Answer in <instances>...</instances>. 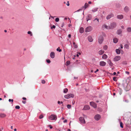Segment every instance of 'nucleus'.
I'll use <instances>...</instances> for the list:
<instances>
[{
    "instance_id": "f257e3e1",
    "label": "nucleus",
    "mask_w": 131,
    "mask_h": 131,
    "mask_svg": "<svg viewBox=\"0 0 131 131\" xmlns=\"http://www.w3.org/2000/svg\"><path fill=\"white\" fill-rule=\"evenodd\" d=\"M49 118L52 120L56 121L57 119V118L56 115L54 114H52L49 116Z\"/></svg>"
},
{
    "instance_id": "f03ea898",
    "label": "nucleus",
    "mask_w": 131,
    "mask_h": 131,
    "mask_svg": "<svg viewBox=\"0 0 131 131\" xmlns=\"http://www.w3.org/2000/svg\"><path fill=\"white\" fill-rule=\"evenodd\" d=\"M64 97L66 99H69L70 98H73L74 97V95L72 94H69L64 96Z\"/></svg>"
},
{
    "instance_id": "7ed1b4c3",
    "label": "nucleus",
    "mask_w": 131,
    "mask_h": 131,
    "mask_svg": "<svg viewBox=\"0 0 131 131\" xmlns=\"http://www.w3.org/2000/svg\"><path fill=\"white\" fill-rule=\"evenodd\" d=\"M104 40V38L102 36H100L98 37V42L99 43L101 44Z\"/></svg>"
},
{
    "instance_id": "20e7f679",
    "label": "nucleus",
    "mask_w": 131,
    "mask_h": 131,
    "mask_svg": "<svg viewBox=\"0 0 131 131\" xmlns=\"http://www.w3.org/2000/svg\"><path fill=\"white\" fill-rule=\"evenodd\" d=\"M79 120L81 123L84 124L85 123V122L83 117H81L79 118Z\"/></svg>"
},
{
    "instance_id": "39448f33",
    "label": "nucleus",
    "mask_w": 131,
    "mask_h": 131,
    "mask_svg": "<svg viewBox=\"0 0 131 131\" xmlns=\"http://www.w3.org/2000/svg\"><path fill=\"white\" fill-rule=\"evenodd\" d=\"M92 27L91 26L87 27L86 28L85 31L86 32H90L92 30Z\"/></svg>"
},
{
    "instance_id": "423d86ee",
    "label": "nucleus",
    "mask_w": 131,
    "mask_h": 131,
    "mask_svg": "<svg viewBox=\"0 0 131 131\" xmlns=\"http://www.w3.org/2000/svg\"><path fill=\"white\" fill-rule=\"evenodd\" d=\"M90 105L91 106L93 107L94 108H96L97 107L96 104L93 102H90Z\"/></svg>"
},
{
    "instance_id": "0eeeda50",
    "label": "nucleus",
    "mask_w": 131,
    "mask_h": 131,
    "mask_svg": "<svg viewBox=\"0 0 131 131\" xmlns=\"http://www.w3.org/2000/svg\"><path fill=\"white\" fill-rule=\"evenodd\" d=\"M101 116L99 114H97L95 115L94 116V118L95 120L98 121L100 119Z\"/></svg>"
},
{
    "instance_id": "6e6552de",
    "label": "nucleus",
    "mask_w": 131,
    "mask_h": 131,
    "mask_svg": "<svg viewBox=\"0 0 131 131\" xmlns=\"http://www.w3.org/2000/svg\"><path fill=\"white\" fill-rule=\"evenodd\" d=\"M121 57L120 56H115L114 59V61H117L120 60Z\"/></svg>"
},
{
    "instance_id": "1a4fd4ad",
    "label": "nucleus",
    "mask_w": 131,
    "mask_h": 131,
    "mask_svg": "<svg viewBox=\"0 0 131 131\" xmlns=\"http://www.w3.org/2000/svg\"><path fill=\"white\" fill-rule=\"evenodd\" d=\"M92 18V15L91 14L88 15L86 18V21H88V20H90Z\"/></svg>"
},
{
    "instance_id": "9d476101",
    "label": "nucleus",
    "mask_w": 131,
    "mask_h": 131,
    "mask_svg": "<svg viewBox=\"0 0 131 131\" xmlns=\"http://www.w3.org/2000/svg\"><path fill=\"white\" fill-rule=\"evenodd\" d=\"M106 63L103 61H100V66L103 67L105 66L106 64Z\"/></svg>"
},
{
    "instance_id": "9b49d317",
    "label": "nucleus",
    "mask_w": 131,
    "mask_h": 131,
    "mask_svg": "<svg viewBox=\"0 0 131 131\" xmlns=\"http://www.w3.org/2000/svg\"><path fill=\"white\" fill-rule=\"evenodd\" d=\"M116 26V24L115 23H112L110 26V27H111V28H113L115 27Z\"/></svg>"
},
{
    "instance_id": "f8f14e48",
    "label": "nucleus",
    "mask_w": 131,
    "mask_h": 131,
    "mask_svg": "<svg viewBox=\"0 0 131 131\" xmlns=\"http://www.w3.org/2000/svg\"><path fill=\"white\" fill-rule=\"evenodd\" d=\"M90 108V106L89 105H85L84 106L83 108V110H86L89 109Z\"/></svg>"
},
{
    "instance_id": "ddd939ff",
    "label": "nucleus",
    "mask_w": 131,
    "mask_h": 131,
    "mask_svg": "<svg viewBox=\"0 0 131 131\" xmlns=\"http://www.w3.org/2000/svg\"><path fill=\"white\" fill-rule=\"evenodd\" d=\"M123 30L121 29H119L117 30L116 31V34L118 35H120L122 34Z\"/></svg>"
},
{
    "instance_id": "4468645a",
    "label": "nucleus",
    "mask_w": 131,
    "mask_h": 131,
    "mask_svg": "<svg viewBox=\"0 0 131 131\" xmlns=\"http://www.w3.org/2000/svg\"><path fill=\"white\" fill-rule=\"evenodd\" d=\"M114 15L112 14L108 15L106 17V19H110L111 17H114Z\"/></svg>"
},
{
    "instance_id": "2eb2a0df",
    "label": "nucleus",
    "mask_w": 131,
    "mask_h": 131,
    "mask_svg": "<svg viewBox=\"0 0 131 131\" xmlns=\"http://www.w3.org/2000/svg\"><path fill=\"white\" fill-rule=\"evenodd\" d=\"M123 16L122 15H118L117 16V18L120 19H121L123 18Z\"/></svg>"
},
{
    "instance_id": "dca6fc26",
    "label": "nucleus",
    "mask_w": 131,
    "mask_h": 131,
    "mask_svg": "<svg viewBox=\"0 0 131 131\" xmlns=\"http://www.w3.org/2000/svg\"><path fill=\"white\" fill-rule=\"evenodd\" d=\"M50 56L52 58H54L55 57V53L53 52H52L50 53Z\"/></svg>"
},
{
    "instance_id": "f3484780",
    "label": "nucleus",
    "mask_w": 131,
    "mask_h": 131,
    "mask_svg": "<svg viewBox=\"0 0 131 131\" xmlns=\"http://www.w3.org/2000/svg\"><path fill=\"white\" fill-rule=\"evenodd\" d=\"M102 28L105 27L107 29H111V27L110 26H107L105 24H104L102 26Z\"/></svg>"
},
{
    "instance_id": "a211bd4d",
    "label": "nucleus",
    "mask_w": 131,
    "mask_h": 131,
    "mask_svg": "<svg viewBox=\"0 0 131 131\" xmlns=\"http://www.w3.org/2000/svg\"><path fill=\"white\" fill-rule=\"evenodd\" d=\"M104 50H101L99 51L98 53L99 55H102L104 53Z\"/></svg>"
},
{
    "instance_id": "6ab92c4d",
    "label": "nucleus",
    "mask_w": 131,
    "mask_h": 131,
    "mask_svg": "<svg viewBox=\"0 0 131 131\" xmlns=\"http://www.w3.org/2000/svg\"><path fill=\"white\" fill-rule=\"evenodd\" d=\"M89 41L90 42H92L93 41L92 38L91 36H89L88 37Z\"/></svg>"
},
{
    "instance_id": "aec40b11",
    "label": "nucleus",
    "mask_w": 131,
    "mask_h": 131,
    "mask_svg": "<svg viewBox=\"0 0 131 131\" xmlns=\"http://www.w3.org/2000/svg\"><path fill=\"white\" fill-rule=\"evenodd\" d=\"M6 115L4 113H1L0 114V117L1 118H3L5 117Z\"/></svg>"
},
{
    "instance_id": "412c9836",
    "label": "nucleus",
    "mask_w": 131,
    "mask_h": 131,
    "mask_svg": "<svg viewBox=\"0 0 131 131\" xmlns=\"http://www.w3.org/2000/svg\"><path fill=\"white\" fill-rule=\"evenodd\" d=\"M84 31V29L83 27H81L79 29L80 32L81 33H83Z\"/></svg>"
},
{
    "instance_id": "4be33fe9",
    "label": "nucleus",
    "mask_w": 131,
    "mask_h": 131,
    "mask_svg": "<svg viewBox=\"0 0 131 131\" xmlns=\"http://www.w3.org/2000/svg\"><path fill=\"white\" fill-rule=\"evenodd\" d=\"M89 6V5H88V3H86L84 5V6H83L82 7V8H84V9H85L86 8Z\"/></svg>"
},
{
    "instance_id": "5701e85b",
    "label": "nucleus",
    "mask_w": 131,
    "mask_h": 131,
    "mask_svg": "<svg viewBox=\"0 0 131 131\" xmlns=\"http://www.w3.org/2000/svg\"><path fill=\"white\" fill-rule=\"evenodd\" d=\"M108 64L110 65V66L111 67L113 66V63L110 60H109L108 61Z\"/></svg>"
},
{
    "instance_id": "b1692460",
    "label": "nucleus",
    "mask_w": 131,
    "mask_h": 131,
    "mask_svg": "<svg viewBox=\"0 0 131 131\" xmlns=\"http://www.w3.org/2000/svg\"><path fill=\"white\" fill-rule=\"evenodd\" d=\"M124 10L125 12H127L129 10V8L127 6H126L124 8Z\"/></svg>"
},
{
    "instance_id": "393cba45",
    "label": "nucleus",
    "mask_w": 131,
    "mask_h": 131,
    "mask_svg": "<svg viewBox=\"0 0 131 131\" xmlns=\"http://www.w3.org/2000/svg\"><path fill=\"white\" fill-rule=\"evenodd\" d=\"M113 42L114 43H116L118 42V40L117 38H115L113 39Z\"/></svg>"
},
{
    "instance_id": "a878e982",
    "label": "nucleus",
    "mask_w": 131,
    "mask_h": 131,
    "mask_svg": "<svg viewBox=\"0 0 131 131\" xmlns=\"http://www.w3.org/2000/svg\"><path fill=\"white\" fill-rule=\"evenodd\" d=\"M108 58L106 54H104L103 56L102 57V58L104 59H106Z\"/></svg>"
},
{
    "instance_id": "bb28decb",
    "label": "nucleus",
    "mask_w": 131,
    "mask_h": 131,
    "mask_svg": "<svg viewBox=\"0 0 131 131\" xmlns=\"http://www.w3.org/2000/svg\"><path fill=\"white\" fill-rule=\"evenodd\" d=\"M98 9V8H93L92 10V12H94L97 11Z\"/></svg>"
},
{
    "instance_id": "cd10ccee",
    "label": "nucleus",
    "mask_w": 131,
    "mask_h": 131,
    "mask_svg": "<svg viewBox=\"0 0 131 131\" xmlns=\"http://www.w3.org/2000/svg\"><path fill=\"white\" fill-rule=\"evenodd\" d=\"M119 121L120 122V127L122 128H123V124L122 123V122H121V120L119 119Z\"/></svg>"
},
{
    "instance_id": "c85d7f7f",
    "label": "nucleus",
    "mask_w": 131,
    "mask_h": 131,
    "mask_svg": "<svg viewBox=\"0 0 131 131\" xmlns=\"http://www.w3.org/2000/svg\"><path fill=\"white\" fill-rule=\"evenodd\" d=\"M116 52L117 54H119L120 53V50L119 49H116Z\"/></svg>"
},
{
    "instance_id": "c756f323",
    "label": "nucleus",
    "mask_w": 131,
    "mask_h": 131,
    "mask_svg": "<svg viewBox=\"0 0 131 131\" xmlns=\"http://www.w3.org/2000/svg\"><path fill=\"white\" fill-rule=\"evenodd\" d=\"M124 47L127 49L129 48V45L127 44H125L124 45Z\"/></svg>"
},
{
    "instance_id": "7c9ffc66",
    "label": "nucleus",
    "mask_w": 131,
    "mask_h": 131,
    "mask_svg": "<svg viewBox=\"0 0 131 131\" xmlns=\"http://www.w3.org/2000/svg\"><path fill=\"white\" fill-rule=\"evenodd\" d=\"M107 48V46L106 45L104 46L103 47V49L105 50H106Z\"/></svg>"
},
{
    "instance_id": "2f4dec72",
    "label": "nucleus",
    "mask_w": 131,
    "mask_h": 131,
    "mask_svg": "<svg viewBox=\"0 0 131 131\" xmlns=\"http://www.w3.org/2000/svg\"><path fill=\"white\" fill-rule=\"evenodd\" d=\"M127 31L129 32H131V28L130 27H128L127 28Z\"/></svg>"
},
{
    "instance_id": "473e14b6",
    "label": "nucleus",
    "mask_w": 131,
    "mask_h": 131,
    "mask_svg": "<svg viewBox=\"0 0 131 131\" xmlns=\"http://www.w3.org/2000/svg\"><path fill=\"white\" fill-rule=\"evenodd\" d=\"M68 91V89L67 88H65L64 89L63 92L64 93H66Z\"/></svg>"
},
{
    "instance_id": "72a5a7b5",
    "label": "nucleus",
    "mask_w": 131,
    "mask_h": 131,
    "mask_svg": "<svg viewBox=\"0 0 131 131\" xmlns=\"http://www.w3.org/2000/svg\"><path fill=\"white\" fill-rule=\"evenodd\" d=\"M67 107L68 109H70L71 108V105L70 104H68L67 105Z\"/></svg>"
},
{
    "instance_id": "f704fd0d",
    "label": "nucleus",
    "mask_w": 131,
    "mask_h": 131,
    "mask_svg": "<svg viewBox=\"0 0 131 131\" xmlns=\"http://www.w3.org/2000/svg\"><path fill=\"white\" fill-rule=\"evenodd\" d=\"M60 47H59L57 49V51H58L59 52H61L62 51V50L61 49H60Z\"/></svg>"
},
{
    "instance_id": "c9c22d12",
    "label": "nucleus",
    "mask_w": 131,
    "mask_h": 131,
    "mask_svg": "<svg viewBox=\"0 0 131 131\" xmlns=\"http://www.w3.org/2000/svg\"><path fill=\"white\" fill-rule=\"evenodd\" d=\"M73 45L74 46V47L75 48H77L78 46L77 45H76L74 42H73Z\"/></svg>"
},
{
    "instance_id": "e433bc0d",
    "label": "nucleus",
    "mask_w": 131,
    "mask_h": 131,
    "mask_svg": "<svg viewBox=\"0 0 131 131\" xmlns=\"http://www.w3.org/2000/svg\"><path fill=\"white\" fill-rule=\"evenodd\" d=\"M59 18H56L55 19V21L56 22H58L59 21Z\"/></svg>"
},
{
    "instance_id": "4c0bfd02",
    "label": "nucleus",
    "mask_w": 131,
    "mask_h": 131,
    "mask_svg": "<svg viewBox=\"0 0 131 131\" xmlns=\"http://www.w3.org/2000/svg\"><path fill=\"white\" fill-rule=\"evenodd\" d=\"M28 34H30V36H32V32L30 31H28Z\"/></svg>"
},
{
    "instance_id": "58836bf2",
    "label": "nucleus",
    "mask_w": 131,
    "mask_h": 131,
    "mask_svg": "<svg viewBox=\"0 0 131 131\" xmlns=\"http://www.w3.org/2000/svg\"><path fill=\"white\" fill-rule=\"evenodd\" d=\"M15 108L16 109H19L20 108V107L18 105H17L15 106Z\"/></svg>"
},
{
    "instance_id": "ea45409f",
    "label": "nucleus",
    "mask_w": 131,
    "mask_h": 131,
    "mask_svg": "<svg viewBox=\"0 0 131 131\" xmlns=\"http://www.w3.org/2000/svg\"><path fill=\"white\" fill-rule=\"evenodd\" d=\"M70 63V62L69 61H68L66 62V64L67 66L69 65Z\"/></svg>"
},
{
    "instance_id": "a19ab883",
    "label": "nucleus",
    "mask_w": 131,
    "mask_h": 131,
    "mask_svg": "<svg viewBox=\"0 0 131 131\" xmlns=\"http://www.w3.org/2000/svg\"><path fill=\"white\" fill-rule=\"evenodd\" d=\"M43 117V116L42 115H40L39 117L40 119H41Z\"/></svg>"
},
{
    "instance_id": "79ce46f5",
    "label": "nucleus",
    "mask_w": 131,
    "mask_h": 131,
    "mask_svg": "<svg viewBox=\"0 0 131 131\" xmlns=\"http://www.w3.org/2000/svg\"><path fill=\"white\" fill-rule=\"evenodd\" d=\"M116 78L115 77H114L113 78V80L115 81H117V80L116 79Z\"/></svg>"
},
{
    "instance_id": "37998d69",
    "label": "nucleus",
    "mask_w": 131,
    "mask_h": 131,
    "mask_svg": "<svg viewBox=\"0 0 131 131\" xmlns=\"http://www.w3.org/2000/svg\"><path fill=\"white\" fill-rule=\"evenodd\" d=\"M80 55L81 54V53L80 52H78L77 53V57H78L79 56V55Z\"/></svg>"
},
{
    "instance_id": "c03bdc74",
    "label": "nucleus",
    "mask_w": 131,
    "mask_h": 131,
    "mask_svg": "<svg viewBox=\"0 0 131 131\" xmlns=\"http://www.w3.org/2000/svg\"><path fill=\"white\" fill-rule=\"evenodd\" d=\"M58 103L59 104H63V102H60V101H58Z\"/></svg>"
},
{
    "instance_id": "a18cd8bd",
    "label": "nucleus",
    "mask_w": 131,
    "mask_h": 131,
    "mask_svg": "<svg viewBox=\"0 0 131 131\" xmlns=\"http://www.w3.org/2000/svg\"><path fill=\"white\" fill-rule=\"evenodd\" d=\"M96 20L97 21V23H98L99 22V19L97 18H96L94 20V21H95Z\"/></svg>"
},
{
    "instance_id": "49530a36",
    "label": "nucleus",
    "mask_w": 131,
    "mask_h": 131,
    "mask_svg": "<svg viewBox=\"0 0 131 131\" xmlns=\"http://www.w3.org/2000/svg\"><path fill=\"white\" fill-rule=\"evenodd\" d=\"M8 101L9 102H10L11 101H12V102L13 101V99H9Z\"/></svg>"
},
{
    "instance_id": "de8ad7c7",
    "label": "nucleus",
    "mask_w": 131,
    "mask_h": 131,
    "mask_svg": "<svg viewBox=\"0 0 131 131\" xmlns=\"http://www.w3.org/2000/svg\"><path fill=\"white\" fill-rule=\"evenodd\" d=\"M46 61L48 63H50V61L49 60H47Z\"/></svg>"
},
{
    "instance_id": "09e8293b",
    "label": "nucleus",
    "mask_w": 131,
    "mask_h": 131,
    "mask_svg": "<svg viewBox=\"0 0 131 131\" xmlns=\"http://www.w3.org/2000/svg\"><path fill=\"white\" fill-rule=\"evenodd\" d=\"M41 82L42 84H44L45 83V81L44 80H42Z\"/></svg>"
},
{
    "instance_id": "8fccbe9b",
    "label": "nucleus",
    "mask_w": 131,
    "mask_h": 131,
    "mask_svg": "<svg viewBox=\"0 0 131 131\" xmlns=\"http://www.w3.org/2000/svg\"><path fill=\"white\" fill-rule=\"evenodd\" d=\"M56 27V26L55 25H53L51 27V28L52 29V28H55Z\"/></svg>"
},
{
    "instance_id": "3c124183",
    "label": "nucleus",
    "mask_w": 131,
    "mask_h": 131,
    "mask_svg": "<svg viewBox=\"0 0 131 131\" xmlns=\"http://www.w3.org/2000/svg\"><path fill=\"white\" fill-rule=\"evenodd\" d=\"M66 5H67V6H69L70 4L69 3V1H68L67 2V3L66 4Z\"/></svg>"
},
{
    "instance_id": "603ef678",
    "label": "nucleus",
    "mask_w": 131,
    "mask_h": 131,
    "mask_svg": "<svg viewBox=\"0 0 131 131\" xmlns=\"http://www.w3.org/2000/svg\"><path fill=\"white\" fill-rule=\"evenodd\" d=\"M125 73L127 74H129V72L128 71H126Z\"/></svg>"
},
{
    "instance_id": "864d4df0",
    "label": "nucleus",
    "mask_w": 131,
    "mask_h": 131,
    "mask_svg": "<svg viewBox=\"0 0 131 131\" xmlns=\"http://www.w3.org/2000/svg\"><path fill=\"white\" fill-rule=\"evenodd\" d=\"M64 23H62L61 24V27H63V26H64Z\"/></svg>"
},
{
    "instance_id": "5fc2aeb1",
    "label": "nucleus",
    "mask_w": 131,
    "mask_h": 131,
    "mask_svg": "<svg viewBox=\"0 0 131 131\" xmlns=\"http://www.w3.org/2000/svg\"><path fill=\"white\" fill-rule=\"evenodd\" d=\"M49 126L50 128V129H51L53 128L52 127V126L51 125H49Z\"/></svg>"
},
{
    "instance_id": "6e6d98bb",
    "label": "nucleus",
    "mask_w": 131,
    "mask_h": 131,
    "mask_svg": "<svg viewBox=\"0 0 131 131\" xmlns=\"http://www.w3.org/2000/svg\"><path fill=\"white\" fill-rule=\"evenodd\" d=\"M98 71H99L98 69H97L95 71H94V72L95 73H96Z\"/></svg>"
},
{
    "instance_id": "4d7b16f0",
    "label": "nucleus",
    "mask_w": 131,
    "mask_h": 131,
    "mask_svg": "<svg viewBox=\"0 0 131 131\" xmlns=\"http://www.w3.org/2000/svg\"><path fill=\"white\" fill-rule=\"evenodd\" d=\"M67 122V119H65L63 121V122L64 123H66Z\"/></svg>"
},
{
    "instance_id": "13d9d810",
    "label": "nucleus",
    "mask_w": 131,
    "mask_h": 131,
    "mask_svg": "<svg viewBox=\"0 0 131 131\" xmlns=\"http://www.w3.org/2000/svg\"><path fill=\"white\" fill-rule=\"evenodd\" d=\"M71 35L70 34H69L68 35V37L69 38H70L71 37Z\"/></svg>"
},
{
    "instance_id": "bf43d9fd",
    "label": "nucleus",
    "mask_w": 131,
    "mask_h": 131,
    "mask_svg": "<svg viewBox=\"0 0 131 131\" xmlns=\"http://www.w3.org/2000/svg\"><path fill=\"white\" fill-rule=\"evenodd\" d=\"M120 47H121V49H123V46L122 45H120Z\"/></svg>"
},
{
    "instance_id": "052dcab7",
    "label": "nucleus",
    "mask_w": 131,
    "mask_h": 131,
    "mask_svg": "<svg viewBox=\"0 0 131 131\" xmlns=\"http://www.w3.org/2000/svg\"><path fill=\"white\" fill-rule=\"evenodd\" d=\"M120 6V5H119V4H118V6H117V4L116 5V7H117V8H118Z\"/></svg>"
},
{
    "instance_id": "680f3d73",
    "label": "nucleus",
    "mask_w": 131,
    "mask_h": 131,
    "mask_svg": "<svg viewBox=\"0 0 131 131\" xmlns=\"http://www.w3.org/2000/svg\"><path fill=\"white\" fill-rule=\"evenodd\" d=\"M91 3L92 2L91 1H89L88 2V3L89 4H91Z\"/></svg>"
},
{
    "instance_id": "e2e57ef3",
    "label": "nucleus",
    "mask_w": 131,
    "mask_h": 131,
    "mask_svg": "<svg viewBox=\"0 0 131 131\" xmlns=\"http://www.w3.org/2000/svg\"><path fill=\"white\" fill-rule=\"evenodd\" d=\"M116 74V73L115 72H114L113 74L114 75H115Z\"/></svg>"
},
{
    "instance_id": "0e129e2a",
    "label": "nucleus",
    "mask_w": 131,
    "mask_h": 131,
    "mask_svg": "<svg viewBox=\"0 0 131 131\" xmlns=\"http://www.w3.org/2000/svg\"><path fill=\"white\" fill-rule=\"evenodd\" d=\"M22 99L23 100H25L26 99V98L24 97H23Z\"/></svg>"
},
{
    "instance_id": "69168bd1",
    "label": "nucleus",
    "mask_w": 131,
    "mask_h": 131,
    "mask_svg": "<svg viewBox=\"0 0 131 131\" xmlns=\"http://www.w3.org/2000/svg\"><path fill=\"white\" fill-rule=\"evenodd\" d=\"M82 9H79V10H78L77 11V12H79V11H80V10H82Z\"/></svg>"
},
{
    "instance_id": "338daca9",
    "label": "nucleus",
    "mask_w": 131,
    "mask_h": 131,
    "mask_svg": "<svg viewBox=\"0 0 131 131\" xmlns=\"http://www.w3.org/2000/svg\"><path fill=\"white\" fill-rule=\"evenodd\" d=\"M121 28H122L123 29H124V26H121Z\"/></svg>"
},
{
    "instance_id": "774afa93",
    "label": "nucleus",
    "mask_w": 131,
    "mask_h": 131,
    "mask_svg": "<svg viewBox=\"0 0 131 131\" xmlns=\"http://www.w3.org/2000/svg\"><path fill=\"white\" fill-rule=\"evenodd\" d=\"M22 102L23 103H24V104H25L26 103V102L25 101H22Z\"/></svg>"
}]
</instances>
